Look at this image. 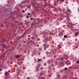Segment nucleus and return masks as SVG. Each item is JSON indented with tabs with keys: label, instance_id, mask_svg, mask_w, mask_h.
I'll use <instances>...</instances> for the list:
<instances>
[{
	"label": "nucleus",
	"instance_id": "obj_42",
	"mask_svg": "<svg viewBox=\"0 0 79 79\" xmlns=\"http://www.w3.org/2000/svg\"><path fill=\"white\" fill-rule=\"evenodd\" d=\"M56 11V10H54V11Z\"/></svg>",
	"mask_w": 79,
	"mask_h": 79
},
{
	"label": "nucleus",
	"instance_id": "obj_23",
	"mask_svg": "<svg viewBox=\"0 0 79 79\" xmlns=\"http://www.w3.org/2000/svg\"><path fill=\"white\" fill-rule=\"evenodd\" d=\"M5 41H6L5 40H3V42H5Z\"/></svg>",
	"mask_w": 79,
	"mask_h": 79
},
{
	"label": "nucleus",
	"instance_id": "obj_24",
	"mask_svg": "<svg viewBox=\"0 0 79 79\" xmlns=\"http://www.w3.org/2000/svg\"><path fill=\"white\" fill-rule=\"evenodd\" d=\"M27 18H29V16H27Z\"/></svg>",
	"mask_w": 79,
	"mask_h": 79
},
{
	"label": "nucleus",
	"instance_id": "obj_38",
	"mask_svg": "<svg viewBox=\"0 0 79 79\" xmlns=\"http://www.w3.org/2000/svg\"><path fill=\"white\" fill-rule=\"evenodd\" d=\"M43 37H44V36H43Z\"/></svg>",
	"mask_w": 79,
	"mask_h": 79
},
{
	"label": "nucleus",
	"instance_id": "obj_19",
	"mask_svg": "<svg viewBox=\"0 0 79 79\" xmlns=\"http://www.w3.org/2000/svg\"><path fill=\"white\" fill-rule=\"evenodd\" d=\"M40 75H43V73H40Z\"/></svg>",
	"mask_w": 79,
	"mask_h": 79
},
{
	"label": "nucleus",
	"instance_id": "obj_8",
	"mask_svg": "<svg viewBox=\"0 0 79 79\" xmlns=\"http://www.w3.org/2000/svg\"><path fill=\"white\" fill-rule=\"evenodd\" d=\"M64 38H67V36L66 35H64Z\"/></svg>",
	"mask_w": 79,
	"mask_h": 79
},
{
	"label": "nucleus",
	"instance_id": "obj_16",
	"mask_svg": "<svg viewBox=\"0 0 79 79\" xmlns=\"http://www.w3.org/2000/svg\"><path fill=\"white\" fill-rule=\"evenodd\" d=\"M22 12H23V13H25V11L24 10H23L22 11Z\"/></svg>",
	"mask_w": 79,
	"mask_h": 79
},
{
	"label": "nucleus",
	"instance_id": "obj_28",
	"mask_svg": "<svg viewBox=\"0 0 79 79\" xmlns=\"http://www.w3.org/2000/svg\"><path fill=\"white\" fill-rule=\"evenodd\" d=\"M5 55H3V58H5Z\"/></svg>",
	"mask_w": 79,
	"mask_h": 79
},
{
	"label": "nucleus",
	"instance_id": "obj_36",
	"mask_svg": "<svg viewBox=\"0 0 79 79\" xmlns=\"http://www.w3.org/2000/svg\"><path fill=\"white\" fill-rule=\"evenodd\" d=\"M59 1V0H58L57 1V2H58Z\"/></svg>",
	"mask_w": 79,
	"mask_h": 79
},
{
	"label": "nucleus",
	"instance_id": "obj_7",
	"mask_svg": "<svg viewBox=\"0 0 79 79\" xmlns=\"http://www.w3.org/2000/svg\"><path fill=\"white\" fill-rule=\"evenodd\" d=\"M78 34H79V33H76L75 35H78Z\"/></svg>",
	"mask_w": 79,
	"mask_h": 79
},
{
	"label": "nucleus",
	"instance_id": "obj_15",
	"mask_svg": "<svg viewBox=\"0 0 79 79\" xmlns=\"http://www.w3.org/2000/svg\"><path fill=\"white\" fill-rule=\"evenodd\" d=\"M78 45H77V46L75 47L76 48H77Z\"/></svg>",
	"mask_w": 79,
	"mask_h": 79
},
{
	"label": "nucleus",
	"instance_id": "obj_14",
	"mask_svg": "<svg viewBox=\"0 0 79 79\" xmlns=\"http://www.w3.org/2000/svg\"><path fill=\"white\" fill-rule=\"evenodd\" d=\"M56 3H54V6H56Z\"/></svg>",
	"mask_w": 79,
	"mask_h": 79
},
{
	"label": "nucleus",
	"instance_id": "obj_10",
	"mask_svg": "<svg viewBox=\"0 0 79 79\" xmlns=\"http://www.w3.org/2000/svg\"><path fill=\"white\" fill-rule=\"evenodd\" d=\"M19 73H17V76H19Z\"/></svg>",
	"mask_w": 79,
	"mask_h": 79
},
{
	"label": "nucleus",
	"instance_id": "obj_37",
	"mask_svg": "<svg viewBox=\"0 0 79 79\" xmlns=\"http://www.w3.org/2000/svg\"><path fill=\"white\" fill-rule=\"evenodd\" d=\"M63 78H64V77H63Z\"/></svg>",
	"mask_w": 79,
	"mask_h": 79
},
{
	"label": "nucleus",
	"instance_id": "obj_32",
	"mask_svg": "<svg viewBox=\"0 0 79 79\" xmlns=\"http://www.w3.org/2000/svg\"><path fill=\"white\" fill-rule=\"evenodd\" d=\"M43 69V68L41 67V69Z\"/></svg>",
	"mask_w": 79,
	"mask_h": 79
},
{
	"label": "nucleus",
	"instance_id": "obj_35",
	"mask_svg": "<svg viewBox=\"0 0 79 79\" xmlns=\"http://www.w3.org/2000/svg\"><path fill=\"white\" fill-rule=\"evenodd\" d=\"M71 64V63H69V64Z\"/></svg>",
	"mask_w": 79,
	"mask_h": 79
},
{
	"label": "nucleus",
	"instance_id": "obj_22",
	"mask_svg": "<svg viewBox=\"0 0 79 79\" xmlns=\"http://www.w3.org/2000/svg\"><path fill=\"white\" fill-rule=\"evenodd\" d=\"M77 24V23H76L75 24H73V26H75V25H76V24Z\"/></svg>",
	"mask_w": 79,
	"mask_h": 79
},
{
	"label": "nucleus",
	"instance_id": "obj_3",
	"mask_svg": "<svg viewBox=\"0 0 79 79\" xmlns=\"http://www.w3.org/2000/svg\"><path fill=\"white\" fill-rule=\"evenodd\" d=\"M17 64L19 65H21V62H18Z\"/></svg>",
	"mask_w": 79,
	"mask_h": 79
},
{
	"label": "nucleus",
	"instance_id": "obj_26",
	"mask_svg": "<svg viewBox=\"0 0 79 79\" xmlns=\"http://www.w3.org/2000/svg\"><path fill=\"white\" fill-rule=\"evenodd\" d=\"M65 70H67V68H65Z\"/></svg>",
	"mask_w": 79,
	"mask_h": 79
},
{
	"label": "nucleus",
	"instance_id": "obj_9",
	"mask_svg": "<svg viewBox=\"0 0 79 79\" xmlns=\"http://www.w3.org/2000/svg\"><path fill=\"white\" fill-rule=\"evenodd\" d=\"M64 1V0H60V2H63Z\"/></svg>",
	"mask_w": 79,
	"mask_h": 79
},
{
	"label": "nucleus",
	"instance_id": "obj_27",
	"mask_svg": "<svg viewBox=\"0 0 79 79\" xmlns=\"http://www.w3.org/2000/svg\"><path fill=\"white\" fill-rule=\"evenodd\" d=\"M28 15H30V13H28L27 14Z\"/></svg>",
	"mask_w": 79,
	"mask_h": 79
},
{
	"label": "nucleus",
	"instance_id": "obj_34",
	"mask_svg": "<svg viewBox=\"0 0 79 79\" xmlns=\"http://www.w3.org/2000/svg\"><path fill=\"white\" fill-rule=\"evenodd\" d=\"M38 65L39 66V65H40V64H38Z\"/></svg>",
	"mask_w": 79,
	"mask_h": 79
},
{
	"label": "nucleus",
	"instance_id": "obj_39",
	"mask_svg": "<svg viewBox=\"0 0 79 79\" xmlns=\"http://www.w3.org/2000/svg\"><path fill=\"white\" fill-rule=\"evenodd\" d=\"M44 45H45V44H44Z\"/></svg>",
	"mask_w": 79,
	"mask_h": 79
},
{
	"label": "nucleus",
	"instance_id": "obj_20",
	"mask_svg": "<svg viewBox=\"0 0 79 79\" xmlns=\"http://www.w3.org/2000/svg\"><path fill=\"white\" fill-rule=\"evenodd\" d=\"M2 46H4V47H5V45H4V44H3L2 45Z\"/></svg>",
	"mask_w": 79,
	"mask_h": 79
},
{
	"label": "nucleus",
	"instance_id": "obj_17",
	"mask_svg": "<svg viewBox=\"0 0 79 79\" xmlns=\"http://www.w3.org/2000/svg\"><path fill=\"white\" fill-rule=\"evenodd\" d=\"M31 20V21H32V20H33V18H31L30 19Z\"/></svg>",
	"mask_w": 79,
	"mask_h": 79
},
{
	"label": "nucleus",
	"instance_id": "obj_18",
	"mask_svg": "<svg viewBox=\"0 0 79 79\" xmlns=\"http://www.w3.org/2000/svg\"><path fill=\"white\" fill-rule=\"evenodd\" d=\"M31 38L32 39H34V37H31Z\"/></svg>",
	"mask_w": 79,
	"mask_h": 79
},
{
	"label": "nucleus",
	"instance_id": "obj_12",
	"mask_svg": "<svg viewBox=\"0 0 79 79\" xmlns=\"http://www.w3.org/2000/svg\"><path fill=\"white\" fill-rule=\"evenodd\" d=\"M61 60H64V59H63V58L62 57H61Z\"/></svg>",
	"mask_w": 79,
	"mask_h": 79
},
{
	"label": "nucleus",
	"instance_id": "obj_1",
	"mask_svg": "<svg viewBox=\"0 0 79 79\" xmlns=\"http://www.w3.org/2000/svg\"><path fill=\"white\" fill-rule=\"evenodd\" d=\"M59 35L60 36V37H61V36H63V32H60L59 34Z\"/></svg>",
	"mask_w": 79,
	"mask_h": 79
},
{
	"label": "nucleus",
	"instance_id": "obj_41",
	"mask_svg": "<svg viewBox=\"0 0 79 79\" xmlns=\"http://www.w3.org/2000/svg\"><path fill=\"white\" fill-rule=\"evenodd\" d=\"M66 63H68V62H67V61H66Z\"/></svg>",
	"mask_w": 79,
	"mask_h": 79
},
{
	"label": "nucleus",
	"instance_id": "obj_21",
	"mask_svg": "<svg viewBox=\"0 0 79 79\" xmlns=\"http://www.w3.org/2000/svg\"><path fill=\"white\" fill-rule=\"evenodd\" d=\"M77 63L79 64V60H78V61H77Z\"/></svg>",
	"mask_w": 79,
	"mask_h": 79
},
{
	"label": "nucleus",
	"instance_id": "obj_33",
	"mask_svg": "<svg viewBox=\"0 0 79 79\" xmlns=\"http://www.w3.org/2000/svg\"><path fill=\"white\" fill-rule=\"evenodd\" d=\"M49 53L48 52H47V54L48 55Z\"/></svg>",
	"mask_w": 79,
	"mask_h": 79
},
{
	"label": "nucleus",
	"instance_id": "obj_13",
	"mask_svg": "<svg viewBox=\"0 0 79 79\" xmlns=\"http://www.w3.org/2000/svg\"><path fill=\"white\" fill-rule=\"evenodd\" d=\"M47 38H46L44 39L45 40H47Z\"/></svg>",
	"mask_w": 79,
	"mask_h": 79
},
{
	"label": "nucleus",
	"instance_id": "obj_4",
	"mask_svg": "<svg viewBox=\"0 0 79 79\" xmlns=\"http://www.w3.org/2000/svg\"><path fill=\"white\" fill-rule=\"evenodd\" d=\"M19 57H20V56H19V55H17L16 56V58H19Z\"/></svg>",
	"mask_w": 79,
	"mask_h": 79
},
{
	"label": "nucleus",
	"instance_id": "obj_5",
	"mask_svg": "<svg viewBox=\"0 0 79 79\" xmlns=\"http://www.w3.org/2000/svg\"><path fill=\"white\" fill-rule=\"evenodd\" d=\"M67 10L68 12H71V10H69V9H67Z\"/></svg>",
	"mask_w": 79,
	"mask_h": 79
},
{
	"label": "nucleus",
	"instance_id": "obj_43",
	"mask_svg": "<svg viewBox=\"0 0 79 79\" xmlns=\"http://www.w3.org/2000/svg\"><path fill=\"white\" fill-rule=\"evenodd\" d=\"M68 61H69V60H68Z\"/></svg>",
	"mask_w": 79,
	"mask_h": 79
},
{
	"label": "nucleus",
	"instance_id": "obj_11",
	"mask_svg": "<svg viewBox=\"0 0 79 79\" xmlns=\"http://www.w3.org/2000/svg\"><path fill=\"white\" fill-rule=\"evenodd\" d=\"M59 48H62V47H61V46L60 45H59Z\"/></svg>",
	"mask_w": 79,
	"mask_h": 79
},
{
	"label": "nucleus",
	"instance_id": "obj_25",
	"mask_svg": "<svg viewBox=\"0 0 79 79\" xmlns=\"http://www.w3.org/2000/svg\"><path fill=\"white\" fill-rule=\"evenodd\" d=\"M27 79H30V78L29 77H27Z\"/></svg>",
	"mask_w": 79,
	"mask_h": 79
},
{
	"label": "nucleus",
	"instance_id": "obj_40",
	"mask_svg": "<svg viewBox=\"0 0 79 79\" xmlns=\"http://www.w3.org/2000/svg\"><path fill=\"white\" fill-rule=\"evenodd\" d=\"M67 64H68V63H67Z\"/></svg>",
	"mask_w": 79,
	"mask_h": 79
},
{
	"label": "nucleus",
	"instance_id": "obj_29",
	"mask_svg": "<svg viewBox=\"0 0 79 79\" xmlns=\"http://www.w3.org/2000/svg\"><path fill=\"white\" fill-rule=\"evenodd\" d=\"M29 7H30V5H29L28 6V8H29Z\"/></svg>",
	"mask_w": 79,
	"mask_h": 79
},
{
	"label": "nucleus",
	"instance_id": "obj_31",
	"mask_svg": "<svg viewBox=\"0 0 79 79\" xmlns=\"http://www.w3.org/2000/svg\"><path fill=\"white\" fill-rule=\"evenodd\" d=\"M39 79H42V78H40V77H39Z\"/></svg>",
	"mask_w": 79,
	"mask_h": 79
},
{
	"label": "nucleus",
	"instance_id": "obj_6",
	"mask_svg": "<svg viewBox=\"0 0 79 79\" xmlns=\"http://www.w3.org/2000/svg\"><path fill=\"white\" fill-rule=\"evenodd\" d=\"M37 61L38 62H39V61H41V59H38Z\"/></svg>",
	"mask_w": 79,
	"mask_h": 79
},
{
	"label": "nucleus",
	"instance_id": "obj_2",
	"mask_svg": "<svg viewBox=\"0 0 79 79\" xmlns=\"http://www.w3.org/2000/svg\"><path fill=\"white\" fill-rule=\"evenodd\" d=\"M5 75L6 76H8V75H9V73L8 72H6L5 73Z\"/></svg>",
	"mask_w": 79,
	"mask_h": 79
},
{
	"label": "nucleus",
	"instance_id": "obj_30",
	"mask_svg": "<svg viewBox=\"0 0 79 79\" xmlns=\"http://www.w3.org/2000/svg\"><path fill=\"white\" fill-rule=\"evenodd\" d=\"M39 71V69L38 68H37V71Z\"/></svg>",
	"mask_w": 79,
	"mask_h": 79
}]
</instances>
